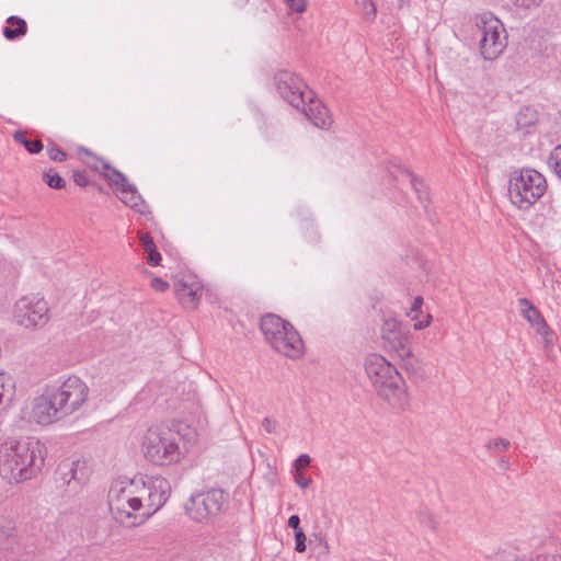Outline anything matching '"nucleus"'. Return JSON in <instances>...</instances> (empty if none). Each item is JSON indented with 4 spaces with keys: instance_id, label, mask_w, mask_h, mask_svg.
<instances>
[{
    "instance_id": "nucleus-39",
    "label": "nucleus",
    "mask_w": 561,
    "mask_h": 561,
    "mask_svg": "<svg viewBox=\"0 0 561 561\" xmlns=\"http://www.w3.org/2000/svg\"><path fill=\"white\" fill-rule=\"evenodd\" d=\"M561 162V145L557 146L548 158V165Z\"/></svg>"
},
{
    "instance_id": "nucleus-30",
    "label": "nucleus",
    "mask_w": 561,
    "mask_h": 561,
    "mask_svg": "<svg viewBox=\"0 0 561 561\" xmlns=\"http://www.w3.org/2000/svg\"><path fill=\"white\" fill-rule=\"evenodd\" d=\"M291 12L304 13L307 10V0H284Z\"/></svg>"
},
{
    "instance_id": "nucleus-3",
    "label": "nucleus",
    "mask_w": 561,
    "mask_h": 561,
    "mask_svg": "<svg viewBox=\"0 0 561 561\" xmlns=\"http://www.w3.org/2000/svg\"><path fill=\"white\" fill-rule=\"evenodd\" d=\"M43 466L42 446L36 440H12L0 448V476L9 483L32 479Z\"/></svg>"
},
{
    "instance_id": "nucleus-1",
    "label": "nucleus",
    "mask_w": 561,
    "mask_h": 561,
    "mask_svg": "<svg viewBox=\"0 0 561 561\" xmlns=\"http://www.w3.org/2000/svg\"><path fill=\"white\" fill-rule=\"evenodd\" d=\"M170 490L165 478L117 477L107 495L111 514L124 527L139 526L167 503Z\"/></svg>"
},
{
    "instance_id": "nucleus-21",
    "label": "nucleus",
    "mask_w": 561,
    "mask_h": 561,
    "mask_svg": "<svg viewBox=\"0 0 561 561\" xmlns=\"http://www.w3.org/2000/svg\"><path fill=\"white\" fill-rule=\"evenodd\" d=\"M7 26L3 28V35L7 39H16L27 32L26 22L16 15H11L7 19Z\"/></svg>"
},
{
    "instance_id": "nucleus-40",
    "label": "nucleus",
    "mask_w": 561,
    "mask_h": 561,
    "mask_svg": "<svg viewBox=\"0 0 561 561\" xmlns=\"http://www.w3.org/2000/svg\"><path fill=\"white\" fill-rule=\"evenodd\" d=\"M295 481L302 489L308 488L309 484L311 483V480L308 477H306L304 473H297L295 477Z\"/></svg>"
},
{
    "instance_id": "nucleus-12",
    "label": "nucleus",
    "mask_w": 561,
    "mask_h": 561,
    "mask_svg": "<svg viewBox=\"0 0 561 561\" xmlns=\"http://www.w3.org/2000/svg\"><path fill=\"white\" fill-rule=\"evenodd\" d=\"M48 311V305L44 298L30 295L21 297L15 302L13 318L24 328H36L47 323Z\"/></svg>"
},
{
    "instance_id": "nucleus-41",
    "label": "nucleus",
    "mask_w": 561,
    "mask_h": 561,
    "mask_svg": "<svg viewBox=\"0 0 561 561\" xmlns=\"http://www.w3.org/2000/svg\"><path fill=\"white\" fill-rule=\"evenodd\" d=\"M299 524H300V518L298 515L289 516L287 525H288V527L293 528L295 533L298 531L299 529H301Z\"/></svg>"
},
{
    "instance_id": "nucleus-17",
    "label": "nucleus",
    "mask_w": 561,
    "mask_h": 561,
    "mask_svg": "<svg viewBox=\"0 0 561 561\" xmlns=\"http://www.w3.org/2000/svg\"><path fill=\"white\" fill-rule=\"evenodd\" d=\"M389 173L394 180H398L399 178L407 179L422 204H425L428 201V192L425 184L408 168L400 163H393Z\"/></svg>"
},
{
    "instance_id": "nucleus-28",
    "label": "nucleus",
    "mask_w": 561,
    "mask_h": 561,
    "mask_svg": "<svg viewBox=\"0 0 561 561\" xmlns=\"http://www.w3.org/2000/svg\"><path fill=\"white\" fill-rule=\"evenodd\" d=\"M511 446V442L506 438H494V439H490L486 444H485V448L491 451V453H494V454H497V453H501V451H504L506 449H508Z\"/></svg>"
},
{
    "instance_id": "nucleus-7",
    "label": "nucleus",
    "mask_w": 561,
    "mask_h": 561,
    "mask_svg": "<svg viewBox=\"0 0 561 561\" xmlns=\"http://www.w3.org/2000/svg\"><path fill=\"white\" fill-rule=\"evenodd\" d=\"M545 176L534 169H522L511 174L508 181V196L519 209H528L546 192Z\"/></svg>"
},
{
    "instance_id": "nucleus-8",
    "label": "nucleus",
    "mask_w": 561,
    "mask_h": 561,
    "mask_svg": "<svg viewBox=\"0 0 561 561\" xmlns=\"http://www.w3.org/2000/svg\"><path fill=\"white\" fill-rule=\"evenodd\" d=\"M84 153L91 157V161L87 160L85 163L96 171H104V176L110 185L115 190L117 197L134 211L149 216L150 210L138 193L136 186L127 181V178L118 170L112 168L106 161L94 157L87 149L82 150Z\"/></svg>"
},
{
    "instance_id": "nucleus-15",
    "label": "nucleus",
    "mask_w": 561,
    "mask_h": 561,
    "mask_svg": "<svg viewBox=\"0 0 561 561\" xmlns=\"http://www.w3.org/2000/svg\"><path fill=\"white\" fill-rule=\"evenodd\" d=\"M174 293L183 308L193 310L202 297L203 286L195 276L184 275L174 282Z\"/></svg>"
},
{
    "instance_id": "nucleus-45",
    "label": "nucleus",
    "mask_w": 561,
    "mask_h": 561,
    "mask_svg": "<svg viewBox=\"0 0 561 561\" xmlns=\"http://www.w3.org/2000/svg\"><path fill=\"white\" fill-rule=\"evenodd\" d=\"M308 230H310V239L309 240L316 241L318 239V233L311 224L308 226Z\"/></svg>"
},
{
    "instance_id": "nucleus-22",
    "label": "nucleus",
    "mask_w": 561,
    "mask_h": 561,
    "mask_svg": "<svg viewBox=\"0 0 561 561\" xmlns=\"http://www.w3.org/2000/svg\"><path fill=\"white\" fill-rule=\"evenodd\" d=\"M140 244L147 253V263L151 266H158L161 262V255L157 251V247L152 238L148 233L140 232Z\"/></svg>"
},
{
    "instance_id": "nucleus-38",
    "label": "nucleus",
    "mask_w": 561,
    "mask_h": 561,
    "mask_svg": "<svg viewBox=\"0 0 561 561\" xmlns=\"http://www.w3.org/2000/svg\"><path fill=\"white\" fill-rule=\"evenodd\" d=\"M311 458L307 454H302L298 456V458L295 460V468L297 470L304 469L310 465Z\"/></svg>"
},
{
    "instance_id": "nucleus-24",
    "label": "nucleus",
    "mask_w": 561,
    "mask_h": 561,
    "mask_svg": "<svg viewBox=\"0 0 561 561\" xmlns=\"http://www.w3.org/2000/svg\"><path fill=\"white\" fill-rule=\"evenodd\" d=\"M537 113L534 108L527 106L522 108L516 115V124L518 127H528L536 123Z\"/></svg>"
},
{
    "instance_id": "nucleus-32",
    "label": "nucleus",
    "mask_w": 561,
    "mask_h": 561,
    "mask_svg": "<svg viewBox=\"0 0 561 561\" xmlns=\"http://www.w3.org/2000/svg\"><path fill=\"white\" fill-rule=\"evenodd\" d=\"M295 550L299 553L306 551V535L302 529L295 533Z\"/></svg>"
},
{
    "instance_id": "nucleus-4",
    "label": "nucleus",
    "mask_w": 561,
    "mask_h": 561,
    "mask_svg": "<svg viewBox=\"0 0 561 561\" xmlns=\"http://www.w3.org/2000/svg\"><path fill=\"white\" fill-rule=\"evenodd\" d=\"M368 379L378 396L397 412L405 411L410 397L405 381L398 369L383 356L370 354L364 362Z\"/></svg>"
},
{
    "instance_id": "nucleus-35",
    "label": "nucleus",
    "mask_w": 561,
    "mask_h": 561,
    "mask_svg": "<svg viewBox=\"0 0 561 561\" xmlns=\"http://www.w3.org/2000/svg\"><path fill=\"white\" fill-rule=\"evenodd\" d=\"M419 520H420V523L428 526L433 530L436 528V524H435L431 513L427 510L420 512Z\"/></svg>"
},
{
    "instance_id": "nucleus-18",
    "label": "nucleus",
    "mask_w": 561,
    "mask_h": 561,
    "mask_svg": "<svg viewBox=\"0 0 561 561\" xmlns=\"http://www.w3.org/2000/svg\"><path fill=\"white\" fill-rule=\"evenodd\" d=\"M518 306L523 317L529 322V324L537 330L546 328V320L540 314L539 310L533 305L527 298H519Z\"/></svg>"
},
{
    "instance_id": "nucleus-16",
    "label": "nucleus",
    "mask_w": 561,
    "mask_h": 561,
    "mask_svg": "<svg viewBox=\"0 0 561 561\" xmlns=\"http://www.w3.org/2000/svg\"><path fill=\"white\" fill-rule=\"evenodd\" d=\"M301 112L308 118V121L319 128H327L331 124V118L325 105L313 98V92H308L305 99V104H300Z\"/></svg>"
},
{
    "instance_id": "nucleus-13",
    "label": "nucleus",
    "mask_w": 561,
    "mask_h": 561,
    "mask_svg": "<svg viewBox=\"0 0 561 561\" xmlns=\"http://www.w3.org/2000/svg\"><path fill=\"white\" fill-rule=\"evenodd\" d=\"M53 397L48 387H45L43 393L33 399L27 413L30 422L38 425H49L66 417Z\"/></svg>"
},
{
    "instance_id": "nucleus-37",
    "label": "nucleus",
    "mask_w": 561,
    "mask_h": 561,
    "mask_svg": "<svg viewBox=\"0 0 561 561\" xmlns=\"http://www.w3.org/2000/svg\"><path fill=\"white\" fill-rule=\"evenodd\" d=\"M72 176H73V181L76 182V184L81 187L88 185V183H89L88 176H87L85 172H83V171L76 170V171H73Z\"/></svg>"
},
{
    "instance_id": "nucleus-25",
    "label": "nucleus",
    "mask_w": 561,
    "mask_h": 561,
    "mask_svg": "<svg viewBox=\"0 0 561 561\" xmlns=\"http://www.w3.org/2000/svg\"><path fill=\"white\" fill-rule=\"evenodd\" d=\"M14 139L21 142L30 153H38L43 149L39 140H28L22 131H15Z\"/></svg>"
},
{
    "instance_id": "nucleus-19",
    "label": "nucleus",
    "mask_w": 561,
    "mask_h": 561,
    "mask_svg": "<svg viewBox=\"0 0 561 561\" xmlns=\"http://www.w3.org/2000/svg\"><path fill=\"white\" fill-rule=\"evenodd\" d=\"M0 538L7 540L4 549L14 550V553L18 554V561H25L23 557L20 556L22 545L15 537V526L11 520L0 519Z\"/></svg>"
},
{
    "instance_id": "nucleus-34",
    "label": "nucleus",
    "mask_w": 561,
    "mask_h": 561,
    "mask_svg": "<svg viewBox=\"0 0 561 561\" xmlns=\"http://www.w3.org/2000/svg\"><path fill=\"white\" fill-rule=\"evenodd\" d=\"M536 332L542 336L545 346H550L553 344V332L549 328L548 323H546L545 329L537 330Z\"/></svg>"
},
{
    "instance_id": "nucleus-11",
    "label": "nucleus",
    "mask_w": 561,
    "mask_h": 561,
    "mask_svg": "<svg viewBox=\"0 0 561 561\" xmlns=\"http://www.w3.org/2000/svg\"><path fill=\"white\" fill-rule=\"evenodd\" d=\"M382 339L401 358L402 367L408 373H415L420 368V363L411 350L410 331L401 321L386 319L382 324Z\"/></svg>"
},
{
    "instance_id": "nucleus-29",
    "label": "nucleus",
    "mask_w": 561,
    "mask_h": 561,
    "mask_svg": "<svg viewBox=\"0 0 561 561\" xmlns=\"http://www.w3.org/2000/svg\"><path fill=\"white\" fill-rule=\"evenodd\" d=\"M356 3L362 7L366 19L370 20L376 15V7L371 0H357Z\"/></svg>"
},
{
    "instance_id": "nucleus-27",
    "label": "nucleus",
    "mask_w": 561,
    "mask_h": 561,
    "mask_svg": "<svg viewBox=\"0 0 561 561\" xmlns=\"http://www.w3.org/2000/svg\"><path fill=\"white\" fill-rule=\"evenodd\" d=\"M85 467L84 463L81 461H73L71 462L69 467L68 473L66 476L70 474V479L68 480V483H70L71 480L81 482L85 479Z\"/></svg>"
},
{
    "instance_id": "nucleus-33",
    "label": "nucleus",
    "mask_w": 561,
    "mask_h": 561,
    "mask_svg": "<svg viewBox=\"0 0 561 561\" xmlns=\"http://www.w3.org/2000/svg\"><path fill=\"white\" fill-rule=\"evenodd\" d=\"M261 427L267 433V434H275L277 432V421L272 417H264L261 423Z\"/></svg>"
},
{
    "instance_id": "nucleus-46",
    "label": "nucleus",
    "mask_w": 561,
    "mask_h": 561,
    "mask_svg": "<svg viewBox=\"0 0 561 561\" xmlns=\"http://www.w3.org/2000/svg\"><path fill=\"white\" fill-rule=\"evenodd\" d=\"M317 547L320 548V552L321 553H325L327 552V543L322 541V539H319L318 540V543H317Z\"/></svg>"
},
{
    "instance_id": "nucleus-5",
    "label": "nucleus",
    "mask_w": 561,
    "mask_h": 561,
    "mask_svg": "<svg viewBox=\"0 0 561 561\" xmlns=\"http://www.w3.org/2000/svg\"><path fill=\"white\" fill-rule=\"evenodd\" d=\"M260 328L275 352L291 359H298L304 355V341L290 322L268 313L261 318Z\"/></svg>"
},
{
    "instance_id": "nucleus-31",
    "label": "nucleus",
    "mask_w": 561,
    "mask_h": 561,
    "mask_svg": "<svg viewBox=\"0 0 561 561\" xmlns=\"http://www.w3.org/2000/svg\"><path fill=\"white\" fill-rule=\"evenodd\" d=\"M47 154L50 160L58 162L65 161L67 157L66 152L55 145L47 148Z\"/></svg>"
},
{
    "instance_id": "nucleus-23",
    "label": "nucleus",
    "mask_w": 561,
    "mask_h": 561,
    "mask_svg": "<svg viewBox=\"0 0 561 561\" xmlns=\"http://www.w3.org/2000/svg\"><path fill=\"white\" fill-rule=\"evenodd\" d=\"M423 302H424V300H423V298L421 296L415 297L413 302H412V306L410 308V311L408 313V316L411 318V320L414 321V329L415 330H423V329H425L426 327H428V324L431 322V319H432L431 314H426L425 321H419L417 320L419 313L422 312Z\"/></svg>"
},
{
    "instance_id": "nucleus-26",
    "label": "nucleus",
    "mask_w": 561,
    "mask_h": 561,
    "mask_svg": "<svg viewBox=\"0 0 561 561\" xmlns=\"http://www.w3.org/2000/svg\"><path fill=\"white\" fill-rule=\"evenodd\" d=\"M44 182L51 188L60 190L66 185L65 180L53 170H47L43 173Z\"/></svg>"
},
{
    "instance_id": "nucleus-36",
    "label": "nucleus",
    "mask_w": 561,
    "mask_h": 561,
    "mask_svg": "<svg viewBox=\"0 0 561 561\" xmlns=\"http://www.w3.org/2000/svg\"><path fill=\"white\" fill-rule=\"evenodd\" d=\"M151 287L156 291L163 293L169 288V283L161 277H154L151 280Z\"/></svg>"
},
{
    "instance_id": "nucleus-44",
    "label": "nucleus",
    "mask_w": 561,
    "mask_h": 561,
    "mask_svg": "<svg viewBox=\"0 0 561 561\" xmlns=\"http://www.w3.org/2000/svg\"><path fill=\"white\" fill-rule=\"evenodd\" d=\"M549 168L561 179V162L550 164Z\"/></svg>"
},
{
    "instance_id": "nucleus-20",
    "label": "nucleus",
    "mask_w": 561,
    "mask_h": 561,
    "mask_svg": "<svg viewBox=\"0 0 561 561\" xmlns=\"http://www.w3.org/2000/svg\"><path fill=\"white\" fill-rule=\"evenodd\" d=\"M15 396V382L11 375L0 373V413L7 411Z\"/></svg>"
},
{
    "instance_id": "nucleus-42",
    "label": "nucleus",
    "mask_w": 561,
    "mask_h": 561,
    "mask_svg": "<svg viewBox=\"0 0 561 561\" xmlns=\"http://www.w3.org/2000/svg\"><path fill=\"white\" fill-rule=\"evenodd\" d=\"M543 2V0H516V3L524 8H530L535 5H539Z\"/></svg>"
},
{
    "instance_id": "nucleus-47",
    "label": "nucleus",
    "mask_w": 561,
    "mask_h": 561,
    "mask_svg": "<svg viewBox=\"0 0 561 561\" xmlns=\"http://www.w3.org/2000/svg\"><path fill=\"white\" fill-rule=\"evenodd\" d=\"M310 546H311L312 549H316V546H314L313 541H310Z\"/></svg>"
},
{
    "instance_id": "nucleus-43",
    "label": "nucleus",
    "mask_w": 561,
    "mask_h": 561,
    "mask_svg": "<svg viewBox=\"0 0 561 561\" xmlns=\"http://www.w3.org/2000/svg\"><path fill=\"white\" fill-rule=\"evenodd\" d=\"M497 465H499V467H500L502 470H504V471H506V470H508V469H510V460H508V458L502 457V458L499 460Z\"/></svg>"
},
{
    "instance_id": "nucleus-2",
    "label": "nucleus",
    "mask_w": 561,
    "mask_h": 561,
    "mask_svg": "<svg viewBox=\"0 0 561 561\" xmlns=\"http://www.w3.org/2000/svg\"><path fill=\"white\" fill-rule=\"evenodd\" d=\"M196 442V431L184 423L154 424L142 435L140 448L147 461L164 467L181 462Z\"/></svg>"
},
{
    "instance_id": "nucleus-10",
    "label": "nucleus",
    "mask_w": 561,
    "mask_h": 561,
    "mask_svg": "<svg viewBox=\"0 0 561 561\" xmlns=\"http://www.w3.org/2000/svg\"><path fill=\"white\" fill-rule=\"evenodd\" d=\"M47 387L65 416L78 411L87 401L89 394V387L76 375L60 377L54 385Z\"/></svg>"
},
{
    "instance_id": "nucleus-9",
    "label": "nucleus",
    "mask_w": 561,
    "mask_h": 561,
    "mask_svg": "<svg viewBox=\"0 0 561 561\" xmlns=\"http://www.w3.org/2000/svg\"><path fill=\"white\" fill-rule=\"evenodd\" d=\"M477 34L480 36L479 48L485 60L497 58L506 47L505 30L502 22L491 12L476 16Z\"/></svg>"
},
{
    "instance_id": "nucleus-14",
    "label": "nucleus",
    "mask_w": 561,
    "mask_h": 561,
    "mask_svg": "<svg viewBox=\"0 0 561 561\" xmlns=\"http://www.w3.org/2000/svg\"><path fill=\"white\" fill-rule=\"evenodd\" d=\"M275 84L279 95L291 106L300 108L310 90L295 73L283 70L275 76Z\"/></svg>"
},
{
    "instance_id": "nucleus-6",
    "label": "nucleus",
    "mask_w": 561,
    "mask_h": 561,
    "mask_svg": "<svg viewBox=\"0 0 561 561\" xmlns=\"http://www.w3.org/2000/svg\"><path fill=\"white\" fill-rule=\"evenodd\" d=\"M229 505V494L213 488L193 493L184 505L187 516L201 524H213L221 517Z\"/></svg>"
}]
</instances>
